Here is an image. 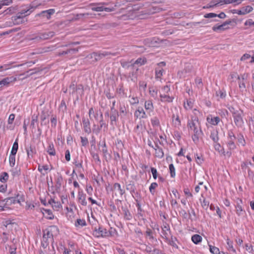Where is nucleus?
<instances>
[{"instance_id":"nucleus-1","label":"nucleus","mask_w":254,"mask_h":254,"mask_svg":"<svg viewBox=\"0 0 254 254\" xmlns=\"http://www.w3.org/2000/svg\"><path fill=\"white\" fill-rule=\"evenodd\" d=\"M232 113L235 125L238 127H242L244 125L243 119V112L240 109H236L233 107L229 108Z\"/></svg>"},{"instance_id":"nucleus-2","label":"nucleus","mask_w":254,"mask_h":254,"mask_svg":"<svg viewBox=\"0 0 254 254\" xmlns=\"http://www.w3.org/2000/svg\"><path fill=\"white\" fill-rule=\"evenodd\" d=\"M58 228L54 226H51L43 231V238L44 241H48L49 239H53V232L57 231Z\"/></svg>"},{"instance_id":"nucleus-3","label":"nucleus","mask_w":254,"mask_h":254,"mask_svg":"<svg viewBox=\"0 0 254 254\" xmlns=\"http://www.w3.org/2000/svg\"><path fill=\"white\" fill-rule=\"evenodd\" d=\"M93 235L97 238H106L107 237V230L102 226H99L98 228L95 227Z\"/></svg>"},{"instance_id":"nucleus-4","label":"nucleus","mask_w":254,"mask_h":254,"mask_svg":"<svg viewBox=\"0 0 254 254\" xmlns=\"http://www.w3.org/2000/svg\"><path fill=\"white\" fill-rule=\"evenodd\" d=\"M36 6L30 5L26 9H22L20 12H18L16 14V18H20V16H23L24 18L25 16L29 15L35 8Z\"/></svg>"},{"instance_id":"nucleus-5","label":"nucleus","mask_w":254,"mask_h":254,"mask_svg":"<svg viewBox=\"0 0 254 254\" xmlns=\"http://www.w3.org/2000/svg\"><path fill=\"white\" fill-rule=\"evenodd\" d=\"M93 55L95 57V62L101 60L102 58L109 57L110 56H114L116 55L115 53H112L107 51L100 52L99 53L94 52Z\"/></svg>"},{"instance_id":"nucleus-6","label":"nucleus","mask_w":254,"mask_h":254,"mask_svg":"<svg viewBox=\"0 0 254 254\" xmlns=\"http://www.w3.org/2000/svg\"><path fill=\"white\" fill-rule=\"evenodd\" d=\"M232 21L230 20H227L221 25H216L212 27V30L214 31L222 32L226 29H229L228 25L231 23Z\"/></svg>"},{"instance_id":"nucleus-7","label":"nucleus","mask_w":254,"mask_h":254,"mask_svg":"<svg viewBox=\"0 0 254 254\" xmlns=\"http://www.w3.org/2000/svg\"><path fill=\"white\" fill-rule=\"evenodd\" d=\"M166 63L164 62H160L157 64V67L155 69V76L157 78H161L163 75L164 70L162 67L165 66Z\"/></svg>"},{"instance_id":"nucleus-8","label":"nucleus","mask_w":254,"mask_h":254,"mask_svg":"<svg viewBox=\"0 0 254 254\" xmlns=\"http://www.w3.org/2000/svg\"><path fill=\"white\" fill-rule=\"evenodd\" d=\"M253 10V8L251 6L247 5L246 6L243 7L240 10H235L233 13H237L239 15H245L252 11Z\"/></svg>"},{"instance_id":"nucleus-9","label":"nucleus","mask_w":254,"mask_h":254,"mask_svg":"<svg viewBox=\"0 0 254 254\" xmlns=\"http://www.w3.org/2000/svg\"><path fill=\"white\" fill-rule=\"evenodd\" d=\"M170 234V228L169 225L164 224L162 227V237L166 241L169 240V236Z\"/></svg>"},{"instance_id":"nucleus-10","label":"nucleus","mask_w":254,"mask_h":254,"mask_svg":"<svg viewBox=\"0 0 254 254\" xmlns=\"http://www.w3.org/2000/svg\"><path fill=\"white\" fill-rule=\"evenodd\" d=\"M134 117L139 119H145L147 118V115L143 109L138 107L134 112Z\"/></svg>"},{"instance_id":"nucleus-11","label":"nucleus","mask_w":254,"mask_h":254,"mask_svg":"<svg viewBox=\"0 0 254 254\" xmlns=\"http://www.w3.org/2000/svg\"><path fill=\"white\" fill-rule=\"evenodd\" d=\"M86 194L81 190L78 192L77 199L78 202L83 206H86L87 202L86 200Z\"/></svg>"},{"instance_id":"nucleus-12","label":"nucleus","mask_w":254,"mask_h":254,"mask_svg":"<svg viewBox=\"0 0 254 254\" xmlns=\"http://www.w3.org/2000/svg\"><path fill=\"white\" fill-rule=\"evenodd\" d=\"M207 122L213 126H217L220 122V119L219 117H213L211 115H209L206 118Z\"/></svg>"},{"instance_id":"nucleus-13","label":"nucleus","mask_w":254,"mask_h":254,"mask_svg":"<svg viewBox=\"0 0 254 254\" xmlns=\"http://www.w3.org/2000/svg\"><path fill=\"white\" fill-rule=\"evenodd\" d=\"M107 4V3H92L90 5L91 6V9L93 11H103L104 5Z\"/></svg>"},{"instance_id":"nucleus-14","label":"nucleus","mask_w":254,"mask_h":254,"mask_svg":"<svg viewBox=\"0 0 254 254\" xmlns=\"http://www.w3.org/2000/svg\"><path fill=\"white\" fill-rule=\"evenodd\" d=\"M82 121L84 131L86 133L89 134L91 131V129L90 128V124L89 120L88 119H86L85 117H83Z\"/></svg>"},{"instance_id":"nucleus-15","label":"nucleus","mask_w":254,"mask_h":254,"mask_svg":"<svg viewBox=\"0 0 254 254\" xmlns=\"http://www.w3.org/2000/svg\"><path fill=\"white\" fill-rule=\"evenodd\" d=\"M242 200L241 199H238L236 205V212L238 216L243 215L245 213V211L243 209L242 204Z\"/></svg>"},{"instance_id":"nucleus-16","label":"nucleus","mask_w":254,"mask_h":254,"mask_svg":"<svg viewBox=\"0 0 254 254\" xmlns=\"http://www.w3.org/2000/svg\"><path fill=\"white\" fill-rule=\"evenodd\" d=\"M160 101L162 102H172L174 98L170 96L169 94L160 93Z\"/></svg>"},{"instance_id":"nucleus-17","label":"nucleus","mask_w":254,"mask_h":254,"mask_svg":"<svg viewBox=\"0 0 254 254\" xmlns=\"http://www.w3.org/2000/svg\"><path fill=\"white\" fill-rule=\"evenodd\" d=\"M198 120L196 118H194V119H192L190 121H189L188 124L189 128L191 130H193L199 127L197 125V124H198Z\"/></svg>"},{"instance_id":"nucleus-18","label":"nucleus","mask_w":254,"mask_h":254,"mask_svg":"<svg viewBox=\"0 0 254 254\" xmlns=\"http://www.w3.org/2000/svg\"><path fill=\"white\" fill-rule=\"evenodd\" d=\"M193 134L192 136V139L195 143H197L199 141V138L202 133V131L200 127L193 130Z\"/></svg>"},{"instance_id":"nucleus-19","label":"nucleus","mask_w":254,"mask_h":254,"mask_svg":"<svg viewBox=\"0 0 254 254\" xmlns=\"http://www.w3.org/2000/svg\"><path fill=\"white\" fill-rule=\"evenodd\" d=\"M119 117L118 112L112 107L111 108V113L110 116V119L111 124H113V122H116Z\"/></svg>"},{"instance_id":"nucleus-20","label":"nucleus","mask_w":254,"mask_h":254,"mask_svg":"<svg viewBox=\"0 0 254 254\" xmlns=\"http://www.w3.org/2000/svg\"><path fill=\"white\" fill-rule=\"evenodd\" d=\"M155 150V154L156 157L162 158L164 156V152L162 149L158 144H156L154 147Z\"/></svg>"},{"instance_id":"nucleus-21","label":"nucleus","mask_w":254,"mask_h":254,"mask_svg":"<svg viewBox=\"0 0 254 254\" xmlns=\"http://www.w3.org/2000/svg\"><path fill=\"white\" fill-rule=\"evenodd\" d=\"M55 9H50L47 10H44L42 11L40 14L39 15L46 17L48 19H49L51 17V15L55 13Z\"/></svg>"},{"instance_id":"nucleus-22","label":"nucleus","mask_w":254,"mask_h":254,"mask_svg":"<svg viewBox=\"0 0 254 254\" xmlns=\"http://www.w3.org/2000/svg\"><path fill=\"white\" fill-rule=\"evenodd\" d=\"M16 80V78L13 77H6L0 81V85H7L10 82Z\"/></svg>"},{"instance_id":"nucleus-23","label":"nucleus","mask_w":254,"mask_h":254,"mask_svg":"<svg viewBox=\"0 0 254 254\" xmlns=\"http://www.w3.org/2000/svg\"><path fill=\"white\" fill-rule=\"evenodd\" d=\"M49 203L52 205L53 209L57 211H58L62 206L60 202L56 201L55 200L52 199L49 201Z\"/></svg>"},{"instance_id":"nucleus-24","label":"nucleus","mask_w":254,"mask_h":254,"mask_svg":"<svg viewBox=\"0 0 254 254\" xmlns=\"http://www.w3.org/2000/svg\"><path fill=\"white\" fill-rule=\"evenodd\" d=\"M144 108L146 111L152 112L154 110L153 103L151 100H147L144 103Z\"/></svg>"},{"instance_id":"nucleus-25","label":"nucleus","mask_w":254,"mask_h":254,"mask_svg":"<svg viewBox=\"0 0 254 254\" xmlns=\"http://www.w3.org/2000/svg\"><path fill=\"white\" fill-rule=\"evenodd\" d=\"M55 33L53 31L44 32L41 33V38L43 40L48 39L53 37Z\"/></svg>"},{"instance_id":"nucleus-26","label":"nucleus","mask_w":254,"mask_h":254,"mask_svg":"<svg viewBox=\"0 0 254 254\" xmlns=\"http://www.w3.org/2000/svg\"><path fill=\"white\" fill-rule=\"evenodd\" d=\"M143 247H145V251H146L149 254H158L159 250L156 249L152 250L151 248L145 244H142Z\"/></svg>"},{"instance_id":"nucleus-27","label":"nucleus","mask_w":254,"mask_h":254,"mask_svg":"<svg viewBox=\"0 0 254 254\" xmlns=\"http://www.w3.org/2000/svg\"><path fill=\"white\" fill-rule=\"evenodd\" d=\"M172 121L173 125L175 127L179 128L181 126V121L179 116L177 115L176 117L174 114L172 116Z\"/></svg>"},{"instance_id":"nucleus-28","label":"nucleus","mask_w":254,"mask_h":254,"mask_svg":"<svg viewBox=\"0 0 254 254\" xmlns=\"http://www.w3.org/2000/svg\"><path fill=\"white\" fill-rule=\"evenodd\" d=\"M210 137L213 140L214 143H217L219 140L218 133L217 130H213L212 131H211Z\"/></svg>"},{"instance_id":"nucleus-29","label":"nucleus","mask_w":254,"mask_h":254,"mask_svg":"<svg viewBox=\"0 0 254 254\" xmlns=\"http://www.w3.org/2000/svg\"><path fill=\"white\" fill-rule=\"evenodd\" d=\"M101 151L103 153V156L106 159L107 158L108 156H110L105 142H103V144L101 145Z\"/></svg>"},{"instance_id":"nucleus-30","label":"nucleus","mask_w":254,"mask_h":254,"mask_svg":"<svg viewBox=\"0 0 254 254\" xmlns=\"http://www.w3.org/2000/svg\"><path fill=\"white\" fill-rule=\"evenodd\" d=\"M235 140V139H228L227 145L230 150H233L236 148Z\"/></svg>"},{"instance_id":"nucleus-31","label":"nucleus","mask_w":254,"mask_h":254,"mask_svg":"<svg viewBox=\"0 0 254 254\" xmlns=\"http://www.w3.org/2000/svg\"><path fill=\"white\" fill-rule=\"evenodd\" d=\"M124 215V218L127 220H130L132 219V215L129 212V210L126 208L123 209Z\"/></svg>"},{"instance_id":"nucleus-32","label":"nucleus","mask_w":254,"mask_h":254,"mask_svg":"<svg viewBox=\"0 0 254 254\" xmlns=\"http://www.w3.org/2000/svg\"><path fill=\"white\" fill-rule=\"evenodd\" d=\"M78 51V48L70 49L66 51H63L59 53V56L64 55L68 54H74L77 52Z\"/></svg>"},{"instance_id":"nucleus-33","label":"nucleus","mask_w":254,"mask_h":254,"mask_svg":"<svg viewBox=\"0 0 254 254\" xmlns=\"http://www.w3.org/2000/svg\"><path fill=\"white\" fill-rule=\"evenodd\" d=\"M192 241L195 244H197L202 241V237L197 234H195L191 237Z\"/></svg>"},{"instance_id":"nucleus-34","label":"nucleus","mask_w":254,"mask_h":254,"mask_svg":"<svg viewBox=\"0 0 254 254\" xmlns=\"http://www.w3.org/2000/svg\"><path fill=\"white\" fill-rule=\"evenodd\" d=\"M114 190L119 192L120 195H122L125 193V190L121 188L120 184L115 183L114 185Z\"/></svg>"},{"instance_id":"nucleus-35","label":"nucleus","mask_w":254,"mask_h":254,"mask_svg":"<svg viewBox=\"0 0 254 254\" xmlns=\"http://www.w3.org/2000/svg\"><path fill=\"white\" fill-rule=\"evenodd\" d=\"M47 152L49 155L54 156L56 154V151L54 149V146L53 143H50L48 148Z\"/></svg>"},{"instance_id":"nucleus-36","label":"nucleus","mask_w":254,"mask_h":254,"mask_svg":"<svg viewBox=\"0 0 254 254\" xmlns=\"http://www.w3.org/2000/svg\"><path fill=\"white\" fill-rule=\"evenodd\" d=\"M16 15L12 17V20L14 24H20L24 22V19L23 16H20V18H16Z\"/></svg>"},{"instance_id":"nucleus-37","label":"nucleus","mask_w":254,"mask_h":254,"mask_svg":"<svg viewBox=\"0 0 254 254\" xmlns=\"http://www.w3.org/2000/svg\"><path fill=\"white\" fill-rule=\"evenodd\" d=\"M89 116L90 119H92V117H94L95 120H98V114L97 113H95L93 108H91L89 111Z\"/></svg>"},{"instance_id":"nucleus-38","label":"nucleus","mask_w":254,"mask_h":254,"mask_svg":"<svg viewBox=\"0 0 254 254\" xmlns=\"http://www.w3.org/2000/svg\"><path fill=\"white\" fill-rule=\"evenodd\" d=\"M117 235V232L115 228H110L109 230H107V237H114Z\"/></svg>"},{"instance_id":"nucleus-39","label":"nucleus","mask_w":254,"mask_h":254,"mask_svg":"<svg viewBox=\"0 0 254 254\" xmlns=\"http://www.w3.org/2000/svg\"><path fill=\"white\" fill-rule=\"evenodd\" d=\"M18 148V139H16L15 142H14L12 149L11 151V154H16L17 150Z\"/></svg>"},{"instance_id":"nucleus-40","label":"nucleus","mask_w":254,"mask_h":254,"mask_svg":"<svg viewBox=\"0 0 254 254\" xmlns=\"http://www.w3.org/2000/svg\"><path fill=\"white\" fill-rule=\"evenodd\" d=\"M86 225V221L84 219H78L75 223V226L76 227L79 226H84Z\"/></svg>"},{"instance_id":"nucleus-41","label":"nucleus","mask_w":254,"mask_h":254,"mask_svg":"<svg viewBox=\"0 0 254 254\" xmlns=\"http://www.w3.org/2000/svg\"><path fill=\"white\" fill-rule=\"evenodd\" d=\"M184 106L186 110H190L192 108L193 102L190 100H187L186 102H184Z\"/></svg>"},{"instance_id":"nucleus-42","label":"nucleus","mask_w":254,"mask_h":254,"mask_svg":"<svg viewBox=\"0 0 254 254\" xmlns=\"http://www.w3.org/2000/svg\"><path fill=\"white\" fill-rule=\"evenodd\" d=\"M15 155H16V154H11V153H10V154L9 155V162L10 165L11 167H13L15 165Z\"/></svg>"},{"instance_id":"nucleus-43","label":"nucleus","mask_w":254,"mask_h":254,"mask_svg":"<svg viewBox=\"0 0 254 254\" xmlns=\"http://www.w3.org/2000/svg\"><path fill=\"white\" fill-rule=\"evenodd\" d=\"M176 241H177L176 238L172 236L171 237V239H169V240L166 241L168 242L169 244L171 246H172L175 248H178L177 245L176 243Z\"/></svg>"},{"instance_id":"nucleus-44","label":"nucleus","mask_w":254,"mask_h":254,"mask_svg":"<svg viewBox=\"0 0 254 254\" xmlns=\"http://www.w3.org/2000/svg\"><path fill=\"white\" fill-rule=\"evenodd\" d=\"M17 197H11L5 198L6 203L7 205H10L11 204H15L17 203L16 201Z\"/></svg>"},{"instance_id":"nucleus-45","label":"nucleus","mask_w":254,"mask_h":254,"mask_svg":"<svg viewBox=\"0 0 254 254\" xmlns=\"http://www.w3.org/2000/svg\"><path fill=\"white\" fill-rule=\"evenodd\" d=\"M38 171L41 173H42V174H43L44 175H45L44 173H43V170H44V171H48V170H50V168L49 167V166L47 165H43V166H41V165H39L38 166Z\"/></svg>"},{"instance_id":"nucleus-46","label":"nucleus","mask_w":254,"mask_h":254,"mask_svg":"<svg viewBox=\"0 0 254 254\" xmlns=\"http://www.w3.org/2000/svg\"><path fill=\"white\" fill-rule=\"evenodd\" d=\"M208 23H209L208 20H206V19H202V20H201L200 21H199V22H192L191 25H192V26H196L200 24L204 25V24H207Z\"/></svg>"},{"instance_id":"nucleus-47","label":"nucleus","mask_w":254,"mask_h":254,"mask_svg":"<svg viewBox=\"0 0 254 254\" xmlns=\"http://www.w3.org/2000/svg\"><path fill=\"white\" fill-rule=\"evenodd\" d=\"M151 122L153 126L158 127L160 125V122L158 118L156 117L153 118L151 120Z\"/></svg>"},{"instance_id":"nucleus-48","label":"nucleus","mask_w":254,"mask_h":254,"mask_svg":"<svg viewBox=\"0 0 254 254\" xmlns=\"http://www.w3.org/2000/svg\"><path fill=\"white\" fill-rule=\"evenodd\" d=\"M8 179V175L6 172H3L0 176V181L1 182H6Z\"/></svg>"},{"instance_id":"nucleus-49","label":"nucleus","mask_w":254,"mask_h":254,"mask_svg":"<svg viewBox=\"0 0 254 254\" xmlns=\"http://www.w3.org/2000/svg\"><path fill=\"white\" fill-rule=\"evenodd\" d=\"M146 61L144 59L138 58L134 63L133 64H138L141 65L144 64L146 63Z\"/></svg>"},{"instance_id":"nucleus-50","label":"nucleus","mask_w":254,"mask_h":254,"mask_svg":"<svg viewBox=\"0 0 254 254\" xmlns=\"http://www.w3.org/2000/svg\"><path fill=\"white\" fill-rule=\"evenodd\" d=\"M26 152L27 154L28 157L29 158L32 157L33 154V148H32L31 146L26 147Z\"/></svg>"},{"instance_id":"nucleus-51","label":"nucleus","mask_w":254,"mask_h":254,"mask_svg":"<svg viewBox=\"0 0 254 254\" xmlns=\"http://www.w3.org/2000/svg\"><path fill=\"white\" fill-rule=\"evenodd\" d=\"M169 170H170L171 177L172 178L175 177V176L176 175L175 168L173 164H171L169 165Z\"/></svg>"},{"instance_id":"nucleus-52","label":"nucleus","mask_w":254,"mask_h":254,"mask_svg":"<svg viewBox=\"0 0 254 254\" xmlns=\"http://www.w3.org/2000/svg\"><path fill=\"white\" fill-rule=\"evenodd\" d=\"M145 234H146V236L148 237L149 239L150 240L154 239V236L153 235V232L150 229L148 228L145 232Z\"/></svg>"},{"instance_id":"nucleus-53","label":"nucleus","mask_w":254,"mask_h":254,"mask_svg":"<svg viewBox=\"0 0 254 254\" xmlns=\"http://www.w3.org/2000/svg\"><path fill=\"white\" fill-rule=\"evenodd\" d=\"M158 185L156 183H152L149 187V191L152 194L154 193V190L157 188Z\"/></svg>"},{"instance_id":"nucleus-54","label":"nucleus","mask_w":254,"mask_h":254,"mask_svg":"<svg viewBox=\"0 0 254 254\" xmlns=\"http://www.w3.org/2000/svg\"><path fill=\"white\" fill-rule=\"evenodd\" d=\"M17 9V7L11 6L7 8L4 12H5L6 14H11L13 13Z\"/></svg>"},{"instance_id":"nucleus-55","label":"nucleus","mask_w":254,"mask_h":254,"mask_svg":"<svg viewBox=\"0 0 254 254\" xmlns=\"http://www.w3.org/2000/svg\"><path fill=\"white\" fill-rule=\"evenodd\" d=\"M170 91V88L169 86L165 85L163 86L161 89V91L160 93H164V94H169Z\"/></svg>"},{"instance_id":"nucleus-56","label":"nucleus","mask_w":254,"mask_h":254,"mask_svg":"<svg viewBox=\"0 0 254 254\" xmlns=\"http://www.w3.org/2000/svg\"><path fill=\"white\" fill-rule=\"evenodd\" d=\"M227 245H228V249L229 250H231L233 252H236L235 249L233 248V242L232 241H231L229 239H227Z\"/></svg>"},{"instance_id":"nucleus-57","label":"nucleus","mask_w":254,"mask_h":254,"mask_svg":"<svg viewBox=\"0 0 254 254\" xmlns=\"http://www.w3.org/2000/svg\"><path fill=\"white\" fill-rule=\"evenodd\" d=\"M209 248L210 252L213 254H217L219 252V249L215 247L210 246Z\"/></svg>"},{"instance_id":"nucleus-58","label":"nucleus","mask_w":254,"mask_h":254,"mask_svg":"<svg viewBox=\"0 0 254 254\" xmlns=\"http://www.w3.org/2000/svg\"><path fill=\"white\" fill-rule=\"evenodd\" d=\"M216 2L217 0L211 1L210 3L208 4L206 6H204V8H210L216 6L218 4V3Z\"/></svg>"},{"instance_id":"nucleus-59","label":"nucleus","mask_w":254,"mask_h":254,"mask_svg":"<svg viewBox=\"0 0 254 254\" xmlns=\"http://www.w3.org/2000/svg\"><path fill=\"white\" fill-rule=\"evenodd\" d=\"M243 1V0H227V4L234 3L235 5H238Z\"/></svg>"},{"instance_id":"nucleus-60","label":"nucleus","mask_w":254,"mask_h":254,"mask_svg":"<svg viewBox=\"0 0 254 254\" xmlns=\"http://www.w3.org/2000/svg\"><path fill=\"white\" fill-rule=\"evenodd\" d=\"M0 3L2 6L9 5L12 3V0H0Z\"/></svg>"},{"instance_id":"nucleus-61","label":"nucleus","mask_w":254,"mask_h":254,"mask_svg":"<svg viewBox=\"0 0 254 254\" xmlns=\"http://www.w3.org/2000/svg\"><path fill=\"white\" fill-rule=\"evenodd\" d=\"M216 95L217 96H219L220 98L223 99L225 97L226 94L222 90H218L216 92Z\"/></svg>"},{"instance_id":"nucleus-62","label":"nucleus","mask_w":254,"mask_h":254,"mask_svg":"<svg viewBox=\"0 0 254 254\" xmlns=\"http://www.w3.org/2000/svg\"><path fill=\"white\" fill-rule=\"evenodd\" d=\"M127 190H129L130 192H134L135 190L134 186L132 184H129L126 186Z\"/></svg>"},{"instance_id":"nucleus-63","label":"nucleus","mask_w":254,"mask_h":254,"mask_svg":"<svg viewBox=\"0 0 254 254\" xmlns=\"http://www.w3.org/2000/svg\"><path fill=\"white\" fill-rule=\"evenodd\" d=\"M7 205V203H6L5 199L2 200L0 201V211H3L4 210V207Z\"/></svg>"},{"instance_id":"nucleus-64","label":"nucleus","mask_w":254,"mask_h":254,"mask_svg":"<svg viewBox=\"0 0 254 254\" xmlns=\"http://www.w3.org/2000/svg\"><path fill=\"white\" fill-rule=\"evenodd\" d=\"M238 141L243 146L245 145V140L244 137L242 135L239 134L238 135Z\"/></svg>"}]
</instances>
